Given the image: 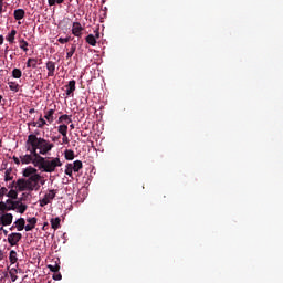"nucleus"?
<instances>
[{"label": "nucleus", "mask_w": 283, "mask_h": 283, "mask_svg": "<svg viewBox=\"0 0 283 283\" xmlns=\"http://www.w3.org/2000/svg\"><path fill=\"white\" fill-rule=\"evenodd\" d=\"M36 63H39L36 59L29 57L27 62V67H33L34 70L36 69Z\"/></svg>", "instance_id": "nucleus-24"}, {"label": "nucleus", "mask_w": 283, "mask_h": 283, "mask_svg": "<svg viewBox=\"0 0 283 283\" xmlns=\"http://www.w3.org/2000/svg\"><path fill=\"white\" fill-rule=\"evenodd\" d=\"M57 123H72V115H67V114H64V115H61L57 119Z\"/></svg>", "instance_id": "nucleus-18"}, {"label": "nucleus", "mask_w": 283, "mask_h": 283, "mask_svg": "<svg viewBox=\"0 0 283 283\" xmlns=\"http://www.w3.org/2000/svg\"><path fill=\"white\" fill-rule=\"evenodd\" d=\"M9 88L11 92H19V84L17 82H9Z\"/></svg>", "instance_id": "nucleus-31"}, {"label": "nucleus", "mask_w": 283, "mask_h": 283, "mask_svg": "<svg viewBox=\"0 0 283 283\" xmlns=\"http://www.w3.org/2000/svg\"><path fill=\"white\" fill-rule=\"evenodd\" d=\"M7 211H12L11 206H8V201H0V214L8 213Z\"/></svg>", "instance_id": "nucleus-14"}, {"label": "nucleus", "mask_w": 283, "mask_h": 283, "mask_svg": "<svg viewBox=\"0 0 283 283\" xmlns=\"http://www.w3.org/2000/svg\"><path fill=\"white\" fill-rule=\"evenodd\" d=\"M14 229H17V226H14L13 223L12 227L9 228V230L14 231Z\"/></svg>", "instance_id": "nucleus-46"}, {"label": "nucleus", "mask_w": 283, "mask_h": 283, "mask_svg": "<svg viewBox=\"0 0 283 283\" xmlns=\"http://www.w3.org/2000/svg\"><path fill=\"white\" fill-rule=\"evenodd\" d=\"M13 163H15V165H21V160L18 157H13Z\"/></svg>", "instance_id": "nucleus-43"}, {"label": "nucleus", "mask_w": 283, "mask_h": 283, "mask_svg": "<svg viewBox=\"0 0 283 283\" xmlns=\"http://www.w3.org/2000/svg\"><path fill=\"white\" fill-rule=\"evenodd\" d=\"M12 76L13 78H21V76H23V72H21L20 69H13Z\"/></svg>", "instance_id": "nucleus-28"}, {"label": "nucleus", "mask_w": 283, "mask_h": 283, "mask_svg": "<svg viewBox=\"0 0 283 283\" xmlns=\"http://www.w3.org/2000/svg\"><path fill=\"white\" fill-rule=\"evenodd\" d=\"M0 147H1V139H0Z\"/></svg>", "instance_id": "nucleus-60"}, {"label": "nucleus", "mask_w": 283, "mask_h": 283, "mask_svg": "<svg viewBox=\"0 0 283 283\" xmlns=\"http://www.w3.org/2000/svg\"><path fill=\"white\" fill-rule=\"evenodd\" d=\"M53 280H55V281L63 280V275H61L60 272H55V273L53 274Z\"/></svg>", "instance_id": "nucleus-38"}, {"label": "nucleus", "mask_w": 283, "mask_h": 283, "mask_svg": "<svg viewBox=\"0 0 283 283\" xmlns=\"http://www.w3.org/2000/svg\"><path fill=\"white\" fill-rule=\"evenodd\" d=\"M70 128H71V129H74V124H71V125H70Z\"/></svg>", "instance_id": "nucleus-55"}, {"label": "nucleus", "mask_w": 283, "mask_h": 283, "mask_svg": "<svg viewBox=\"0 0 283 283\" xmlns=\"http://www.w3.org/2000/svg\"><path fill=\"white\" fill-rule=\"evenodd\" d=\"M54 149V144L50 143L45 138L38 137L34 134L28 136L27 139V151H30L34 158H43Z\"/></svg>", "instance_id": "nucleus-2"}, {"label": "nucleus", "mask_w": 283, "mask_h": 283, "mask_svg": "<svg viewBox=\"0 0 283 283\" xmlns=\"http://www.w3.org/2000/svg\"><path fill=\"white\" fill-rule=\"evenodd\" d=\"M24 178H20L15 182L18 191H39L41 186L39 181L41 180V175L38 172L36 168L29 166L23 171Z\"/></svg>", "instance_id": "nucleus-1"}, {"label": "nucleus", "mask_w": 283, "mask_h": 283, "mask_svg": "<svg viewBox=\"0 0 283 283\" xmlns=\"http://www.w3.org/2000/svg\"><path fill=\"white\" fill-rule=\"evenodd\" d=\"M11 174H12V170L11 169H7L6 170V172H4V180H6V182H9V180H12V176H11Z\"/></svg>", "instance_id": "nucleus-32"}, {"label": "nucleus", "mask_w": 283, "mask_h": 283, "mask_svg": "<svg viewBox=\"0 0 283 283\" xmlns=\"http://www.w3.org/2000/svg\"><path fill=\"white\" fill-rule=\"evenodd\" d=\"M65 87H66V96H72V94L76 92V81L74 80L70 81Z\"/></svg>", "instance_id": "nucleus-9"}, {"label": "nucleus", "mask_w": 283, "mask_h": 283, "mask_svg": "<svg viewBox=\"0 0 283 283\" xmlns=\"http://www.w3.org/2000/svg\"><path fill=\"white\" fill-rule=\"evenodd\" d=\"M20 49L23 50V52H28V41L20 40Z\"/></svg>", "instance_id": "nucleus-35"}, {"label": "nucleus", "mask_w": 283, "mask_h": 283, "mask_svg": "<svg viewBox=\"0 0 283 283\" xmlns=\"http://www.w3.org/2000/svg\"><path fill=\"white\" fill-rule=\"evenodd\" d=\"M60 137H52V142L56 143V140H59Z\"/></svg>", "instance_id": "nucleus-51"}, {"label": "nucleus", "mask_w": 283, "mask_h": 283, "mask_svg": "<svg viewBox=\"0 0 283 283\" xmlns=\"http://www.w3.org/2000/svg\"><path fill=\"white\" fill-rule=\"evenodd\" d=\"M13 224L15 226L17 231H23V229H25V219L19 218Z\"/></svg>", "instance_id": "nucleus-13"}, {"label": "nucleus", "mask_w": 283, "mask_h": 283, "mask_svg": "<svg viewBox=\"0 0 283 283\" xmlns=\"http://www.w3.org/2000/svg\"><path fill=\"white\" fill-rule=\"evenodd\" d=\"M1 101H3V96L0 95V103H1Z\"/></svg>", "instance_id": "nucleus-57"}, {"label": "nucleus", "mask_w": 283, "mask_h": 283, "mask_svg": "<svg viewBox=\"0 0 283 283\" xmlns=\"http://www.w3.org/2000/svg\"><path fill=\"white\" fill-rule=\"evenodd\" d=\"M15 36H17V30L12 29L11 32L7 35V41H9V43H14Z\"/></svg>", "instance_id": "nucleus-23"}, {"label": "nucleus", "mask_w": 283, "mask_h": 283, "mask_svg": "<svg viewBox=\"0 0 283 283\" xmlns=\"http://www.w3.org/2000/svg\"><path fill=\"white\" fill-rule=\"evenodd\" d=\"M64 158H65V160H74V150L66 149L64 151Z\"/></svg>", "instance_id": "nucleus-21"}, {"label": "nucleus", "mask_w": 283, "mask_h": 283, "mask_svg": "<svg viewBox=\"0 0 283 283\" xmlns=\"http://www.w3.org/2000/svg\"><path fill=\"white\" fill-rule=\"evenodd\" d=\"M45 125H48V122H45V119L43 117H40L39 122H38L39 129H43V127H45Z\"/></svg>", "instance_id": "nucleus-33"}, {"label": "nucleus", "mask_w": 283, "mask_h": 283, "mask_svg": "<svg viewBox=\"0 0 283 283\" xmlns=\"http://www.w3.org/2000/svg\"><path fill=\"white\" fill-rule=\"evenodd\" d=\"M3 260V251L0 250V262Z\"/></svg>", "instance_id": "nucleus-50"}, {"label": "nucleus", "mask_w": 283, "mask_h": 283, "mask_svg": "<svg viewBox=\"0 0 283 283\" xmlns=\"http://www.w3.org/2000/svg\"><path fill=\"white\" fill-rule=\"evenodd\" d=\"M3 41H4L3 35H0V45H3Z\"/></svg>", "instance_id": "nucleus-45"}, {"label": "nucleus", "mask_w": 283, "mask_h": 283, "mask_svg": "<svg viewBox=\"0 0 283 283\" xmlns=\"http://www.w3.org/2000/svg\"><path fill=\"white\" fill-rule=\"evenodd\" d=\"M65 167H66V168H65V170H64V174H65L66 176H69L70 178H74V177H73V171H74V169L72 168V164H66Z\"/></svg>", "instance_id": "nucleus-22"}, {"label": "nucleus", "mask_w": 283, "mask_h": 283, "mask_svg": "<svg viewBox=\"0 0 283 283\" xmlns=\"http://www.w3.org/2000/svg\"><path fill=\"white\" fill-rule=\"evenodd\" d=\"M35 227L34 226H30V224H24V230L25 231H32V229H34Z\"/></svg>", "instance_id": "nucleus-41"}, {"label": "nucleus", "mask_w": 283, "mask_h": 283, "mask_svg": "<svg viewBox=\"0 0 283 283\" xmlns=\"http://www.w3.org/2000/svg\"><path fill=\"white\" fill-rule=\"evenodd\" d=\"M8 193V188L2 187L0 188V198H3V196H6Z\"/></svg>", "instance_id": "nucleus-39"}, {"label": "nucleus", "mask_w": 283, "mask_h": 283, "mask_svg": "<svg viewBox=\"0 0 283 283\" xmlns=\"http://www.w3.org/2000/svg\"><path fill=\"white\" fill-rule=\"evenodd\" d=\"M27 222H29L31 227H36L38 219L35 217H32L27 219Z\"/></svg>", "instance_id": "nucleus-36"}, {"label": "nucleus", "mask_w": 283, "mask_h": 283, "mask_svg": "<svg viewBox=\"0 0 283 283\" xmlns=\"http://www.w3.org/2000/svg\"><path fill=\"white\" fill-rule=\"evenodd\" d=\"M31 126H32V127H39V124H38L36 122H32V123H31Z\"/></svg>", "instance_id": "nucleus-44"}, {"label": "nucleus", "mask_w": 283, "mask_h": 283, "mask_svg": "<svg viewBox=\"0 0 283 283\" xmlns=\"http://www.w3.org/2000/svg\"><path fill=\"white\" fill-rule=\"evenodd\" d=\"M51 227L54 229V231H56V229L61 227V218L56 217L51 219Z\"/></svg>", "instance_id": "nucleus-19"}, {"label": "nucleus", "mask_w": 283, "mask_h": 283, "mask_svg": "<svg viewBox=\"0 0 283 283\" xmlns=\"http://www.w3.org/2000/svg\"><path fill=\"white\" fill-rule=\"evenodd\" d=\"M8 198H11V200H17V198H19V192H17V190L11 189L8 193H7Z\"/></svg>", "instance_id": "nucleus-27"}, {"label": "nucleus", "mask_w": 283, "mask_h": 283, "mask_svg": "<svg viewBox=\"0 0 283 283\" xmlns=\"http://www.w3.org/2000/svg\"><path fill=\"white\" fill-rule=\"evenodd\" d=\"M65 0H48V3L50 7L52 6H61V3H63Z\"/></svg>", "instance_id": "nucleus-34"}, {"label": "nucleus", "mask_w": 283, "mask_h": 283, "mask_svg": "<svg viewBox=\"0 0 283 283\" xmlns=\"http://www.w3.org/2000/svg\"><path fill=\"white\" fill-rule=\"evenodd\" d=\"M62 143L64 145H70V138H67V135H62Z\"/></svg>", "instance_id": "nucleus-40"}, {"label": "nucleus", "mask_w": 283, "mask_h": 283, "mask_svg": "<svg viewBox=\"0 0 283 283\" xmlns=\"http://www.w3.org/2000/svg\"><path fill=\"white\" fill-rule=\"evenodd\" d=\"M57 41L62 45L65 44V43H70V36H67V38H59Z\"/></svg>", "instance_id": "nucleus-37"}, {"label": "nucleus", "mask_w": 283, "mask_h": 283, "mask_svg": "<svg viewBox=\"0 0 283 283\" xmlns=\"http://www.w3.org/2000/svg\"><path fill=\"white\" fill-rule=\"evenodd\" d=\"M76 52V44H72L70 52L66 53V59H72Z\"/></svg>", "instance_id": "nucleus-29"}, {"label": "nucleus", "mask_w": 283, "mask_h": 283, "mask_svg": "<svg viewBox=\"0 0 283 283\" xmlns=\"http://www.w3.org/2000/svg\"><path fill=\"white\" fill-rule=\"evenodd\" d=\"M57 190L51 189L49 190V193H45L42 199H40V207H45L52 202L56 198Z\"/></svg>", "instance_id": "nucleus-4"}, {"label": "nucleus", "mask_w": 283, "mask_h": 283, "mask_svg": "<svg viewBox=\"0 0 283 283\" xmlns=\"http://www.w3.org/2000/svg\"><path fill=\"white\" fill-rule=\"evenodd\" d=\"M44 118L50 123V125H52V123H54V109H49L44 115Z\"/></svg>", "instance_id": "nucleus-16"}, {"label": "nucleus", "mask_w": 283, "mask_h": 283, "mask_svg": "<svg viewBox=\"0 0 283 283\" xmlns=\"http://www.w3.org/2000/svg\"><path fill=\"white\" fill-rule=\"evenodd\" d=\"M23 238V234L19 233V232H13L11 234L8 235V243L10 244V247H17V244H19V242H21Z\"/></svg>", "instance_id": "nucleus-5"}, {"label": "nucleus", "mask_w": 283, "mask_h": 283, "mask_svg": "<svg viewBox=\"0 0 283 283\" xmlns=\"http://www.w3.org/2000/svg\"><path fill=\"white\" fill-rule=\"evenodd\" d=\"M12 282H17V275H11Z\"/></svg>", "instance_id": "nucleus-47"}, {"label": "nucleus", "mask_w": 283, "mask_h": 283, "mask_svg": "<svg viewBox=\"0 0 283 283\" xmlns=\"http://www.w3.org/2000/svg\"><path fill=\"white\" fill-rule=\"evenodd\" d=\"M3 12V4H0V13Z\"/></svg>", "instance_id": "nucleus-53"}, {"label": "nucleus", "mask_w": 283, "mask_h": 283, "mask_svg": "<svg viewBox=\"0 0 283 283\" xmlns=\"http://www.w3.org/2000/svg\"><path fill=\"white\" fill-rule=\"evenodd\" d=\"M48 76H54V72H56V63L53 61L46 62Z\"/></svg>", "instance_id": "nucleus-11"}, {"label": "nucleus", "mask_w": 283, "mask_h": 283, "mask_svg": "<svg viewBox=\"0 0 283 283\" xmlns=\"http://www.w3.org/2000/svg\"><path fill=\"white\" fill-rule=\"evenodd\" d=\"M95 38H96V39H99V38H101V33L97 32V33L95 34Z\"/></svg>", "instance_id": "nucleus-52"}, {"label": "nucleus", "mask_w": 283, "mask_h": 283, "mask_svg": "<svg viewBox=\"0 0 283 283\" xmlns=\"http://www.w3.org/2000/svg\"><path fill=\"white\" fill-rule=\"evenodd\" d=\"M48 269L51 271V273H59V271H61V265H59V263H55L54 265L49 264Z\"/></svg>", "instance_id": "nucleus-25"}, {"label": "nucleus", "mask_w": 283, "mask_h": 283, "mask_svg": "<svg viewBox=\"0 0 283 283\" xmlns=\"http://www.w3.org/2000/svg\"><path fill=\"white\" fill-rule=\"evenodd\" d=\"M20 160H21L22 165H30V163H32V165L34 166V163H36L38 158L34 157V155H32V153H30V155L20 156Z\"/></svg>", "instance_id": "nucleus-8"}, {"label": "nucleus", "mask_w": 283, "mask_h": 283, "mask_svg": "<svg viewBox=\"0 0 283 283\" xmlns=\"http://www.w3.org/2000/svg\"><path fill=\"white\" fill-rule=\"evenodd\" d=\"M72 169L75 174H78L81 171V169H83V161L81 160H75L73 164H72Z\"/></svg>", "instance_id": "nucleus-15"}, {"label": "nucleus", "mask_w": 283, "mask_h": 283, "mask_svg": "<svg viewBox=\"0 0 283 283\" xmlns=\"http://www.w3.org/2000/svg\"><path fill=\"white\" fill-rule=\"evenodd\" d=\"M57 132L59 134H61V136H65L67 135V125L62 124L57 127Z\"/></svg>", "instance_id": "nucleus-26"}, {"label": "nucleus", "mask_w": 283, "mask_h": 283, "mask_svg": "<svg viewBox=\"0 0 283 283\" xmlns=\"http://www.w3.org/2000/svg\"><path fill=\"white\" fill-rule=\"evenodd\" d=\"M4 235H8V230H2Z\"/></svg>", "instance_id": "nucleus-54"}, {"label": "nucleus", "mask_w": 283, "mask_h": 283, "mask_svg": "<svg viewBox=\"0 0 283 283\" xmlns=\"http://www.w3.org/2000/svg\"><path fill=\"white\" fill-rule=\"evenodd\" d=\"M8 205V207H12V203H7Z\"/></svg>", "instance_id": "nucleus-59"}, {"label": "nucleus", "mask_w": 283, "mask_h": 283, "mask_svg": "<svg viewBox=\"0 0 283 283\" xmlns=\"http://www.w3.org/2000/svg\"><path fill=\"white\" fill-rule=\"evenodd\" d=\"M13 17L15 21H21V19H25V10L17 9L13 11Z\"/></svg>", "instance_id": "nucleus-12"}, {"label": "nucleus", "mask_w": 283, "mask_h": 283, "mask_svg": "<svg viewBox=\"0 0 283 283\" xmlns=\"http://www.w3.org/2000/svg\"><path fill=\"white\" fill-rule=\"evenodd\" d=\"M6 229H3V227L0 228V231H4Z\"/></svg>", "instance_id": "nucleus-58"}, {"label": "nucleus", "mask_w": 283, "mask_h": 283, "mask_svg": "<svg viewBox=\"0 0 283 283\" xmlns=\"http://www.w3.org/2000/svg\"><path fill=\"white\" fill-rule=\"evenodd\" d=\"M9 260H10V263L11 264H17V262H18V258H17V251H14V250H11L10 251V254H9Z\"/></svg>", "instance_id": "nucleus-20"}, {"label": "nucleus", "mask_w": 283, "mask_h": 283, "mask_svg": "<svg viewBox=\"0 0 283 283\" xmlns=\"http://www.w3.org/2000/svg\"><path fill=\"white\" fill-rule=\"evenodd\" d=\"M15 209H17L18 213H25V211H28V205L21 203Z\"/></svg>", "instance_id": "nucleus-30"}, {"label": "nucleus", "mask_w": 283, "mask_h": 283, "mask_svg": "<svg viewBox=\"0 0 283 283\" xmlns=\"http://www.w3.org/2000/svg\"><path fill=\"white\" fill-rule=\"evenodd\" d=\"M7 205H11V211H17V208L21 207L23 205V199L20 200H12V199H7Z\"/></svg>", "instance_id": "nucleus-10"}, {"label": "nucleus", "mask_w": 283, "mask_h": 283, "mask_svg": "<svg viewBox=\"0 0 283 283\" xmlns=\"http://www.w3.org/2000/svg\"><path fill=\"white\" fill-rule=\"evenodd\" d=\"M34 167H38L45 174H54V171H56V167H63V163L59 157H39L34 161Z\"/></svg>", "instance_id": "nucleus-3"}, {"label": "nucleus", "mask_w": 283, "mask_h": 283, "mask_svg": "<svg viewBox=\"0 0 283 283\" xmlns=\"http://www.w3.org/2000/svg\"><path fill=\"white\" fill-rule=\"evenodd\" d=\"M12 220H14V216L12 213L4 212L0 214V224H2V227H10V224H12Z\"/></svg>", "instance_id": "nucleus-6"}, {"label": "nucleus", "mask_w": 283, "mask_h": 283, "mask_svg": "<svg viewBox=\"0 0 283 283\" xmlns=\"http://www.w3.org/2000/svg\"><path fill=\"white\" fill-rule=\"evenodd\" d=\"M83 25H81V22H73L72 25V34H74V36L81 38L83 36Z\"/></svg>", "instance_id": "nucleus-7"}, {"label": "nucleus", "mask_w": 283, "mask_h": 283, "mask_svg": "<svg viewBox=\"0 0 283 283\" xmlns=\"http://www.w3.org/2000/svg\"><path fill=\"white\" fill-rule=\"evenodd\" d=\"M38 185H45V179L40 175V180L38 181Z\"/></svg>", "instance_id": "nucleus-42"}, {"label": "nucleus", "mask_w": 283, "mask_h": 283, "mask_svg": "<svg viewBox=\"0 0 283 283\" xmlns=\"http://www.w3.org/2000/svg\"><path fill=\"white\" fill-rule=\"evenodd\" d=\"M35 112H36V109L31 108V109L29 111V114H34Z\"/></svg>", "instance_id": "nucleus-48"}, {"label": "nucleus", "mask_w": 283, "mask_h": 283, "mask_svg": "<svg viewBox=\"0 0 283 283\" xmlns=\"http://www.w3.org/2000/svg\"><path fill=\"white\" fill-rule=\"evenodd\" d=\"M86 43H88V45H92V48H96V36H94V34H88L85 38Z\"/></svg>", "instance_id": "nucleus-17"}, {"label": "nucleus", "mask_w": 283, "mask_h": 283, "mask_svg": "<svg viewBox=\"0 0 283 283\" xmlns=\"http://www.w3.org/2000/svg\"><path fill=\"white\" fill-rule=\"evenodd\" d=\"M0 6H3V0H0Z\"/></svg>", "instance_id": "nucleus-56"}, {"label": "nucleus", "mask_w": 283, "mask_h": 283, "mask_svg": "<svg viewBox=\"0 0 283 283\" xmlns=\"http://www.w3.org/2000/svg\"><path fill=\"white\" fill-rule=\"evenodd\" d=\"M9 189H14V181L9 185Z\"/></svg>", "instance_id": "nucleus-49"}]
</instances>
